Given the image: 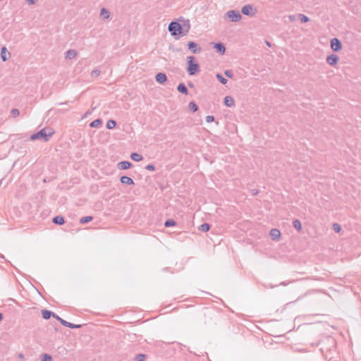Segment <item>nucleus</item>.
I'll use <instances>...</instances> for the list:
<instances>
[{
    "instance_id": "nucleus-1",
    "label": "nucleus",
    "mask_w": 361,
    "mask_h": 361,
    "mask_svg": "<svg viewBox=\"0 0 361 361\" xmlns=\"http://www.w3.org/2000/svg\"><path fill=\"white\" fill-rule=\"evenodd\" d=\"M190 29L188 25V28L185 30L183 26L176 21H172L168 26V30L171 35L174 37L176 39H179L180 36H185L188 34Z\"/></svg>"
},
{
    "instance_id": "nucleus-2",
    "label": "nucleus",
    "mask_w": 361,
    "mask_h": 361,
    "mask_svg": "<svg viewBox=\"0 0 361 361\" xmlns=\"http://www.w3.org/2000/svg\"><path fill=\"white\" fill-rule=\"evenodd\" d=\"M54 133L55 132L52 128H44L36 133L32 134L30 139V140H42L44 142H47L54 134Z\"/></svg>"
},
{
    "instance_id": "nucleus-3",
    "label": "nucleus",
    "mask_w": 361,
    "mask_h": 361,
    "mask_svg": "<svg viewBox=\"0 0 361 361\" xmlns=\"http://www.w3.org/2000/svg\"><path fill=\"white\" fill-rule=\"evenodd\" d=\"M187 71L190 75H196L200 71V65L195 62V57L190 56L187 57Z\"/></svg>"
},
{
    "instance_id": "nucleus-4",
    "label": "nucleus",
    "mask_w": 361,
    "mask_h": 361,
    "mask_svg": "<svg viewBox=\"0 0 361 361\" xmlns=\"http://www.w3.org/2000/svg\"><path fill=\"white\" fill-rule=\"evenodd\" d=\"M225 18H228L231 22H238L242 18V15L238 11L231 10L224 15Z\"/></svg>"
},
{
    "instance_id": "nucleus-5",
    "label": "nucleus",
    "mask_w": 361,
    "mask_h": 361,
    "mask_svg": "<svg viewBox=\"0 0 361 361\" xmlns=\"http://www.w3.org/2000/svg\"><path fill=\"white\" fill-rule=\"evenodd\" d=\"M241 12L243 15L252 17L255 15L257 10L252 5L247 4L242 8Z\"/></svg>"
},
{
    "instance_id": "nucleus-6",
    "label": "nucleus",
    "mask_w": 361,
    "mask_h": 361,
    "mask_svg": "<svg viewBox=\"0 0 361 361\" xmlns=\"http://www.w3.org/2000/svg\"><path fill=\"white\" fill-rule=\"evenodd\" d=\"M55 319L56 320H58L63 326L68 327L70 329H80L82 327L81 324H75L68 322L66 320L63 319L58 315H57V317H55Z\"/></svg>"
},
{
    "instance_id": "nucleus-7",
    "label": "nucleus",
    "mask_w": 361,
    "mask_h": 361,
    "mask_svg": "<svg viewBox=\"0 0 361 361\" xmlns=\"http://www.w3.org/2000/svg\"><path fill=\"white\" fill-rule=\"evenodd\" d=\"M331 48L334 51H339L342 49L341 42L338 38L331 40Z\"/></svg>"
},
{
    "instance_id": "nucleus-8",
    "label": "nucleus",
    "mask_w": 361,
    "mask_h": 361,
    "mask_svg": "<svg viewBox=\"0 0 361 361\" xmlns=\"http://www.w3.org/2000/svg\"><path fill=\"white\" fill-rule=\"evenodd\" d=\"M188 49L192 53L196 54L200 52L202 49L201 47L195 42L190 41L188 43Z\"/></svg>"
},
{
    "instance_id": "nucleus-9",
    "label": "nucleus",
    "mask_w": 361,
    "mask_h": 361,
    "mask_svg": "<svg viewBox=\"0 0 361 361\" xmlns=\"http://www.w3.org/2000/svg\"><path fill=\"white\" fill-rule=\"evenodd\" d=\"M214 49H215L216 51L220 54H224L226 51V47L222 42H216L214 43L213 46Z\"/></svg>"
},
{
    "instance_id": "nucleus-10",
    "label": "nucleus",
    "mask_w": 361,
    "mask_h": 361,
    "mask_svg": "<svg viewBox=\"0 0 361 361\" xmlns=\"http://www.w3.org/2000/svg\"><path fill=\"white\" fill-rule=\"evenodd\" d=\"M338 59L339 58L337 55L332 54L327 56L326 62L330 66H335L336 64H337Z\"/></svg>"
},
{
    "instance_id": "nucleus-11",
    "label": "nucleus",
    "mask_w": 361,
    "mask_h": 361,
    "mask_svg": "<svg viewBox=\"0 0 361 361\" xmlns=\"http://www.w3.org/2000/svg\"><path fill=\"white\" fill-rule=\"evenodd\" d=\"M156 81L160 84H164L167 81V76L164 73H158L155 76Z\"/></svg>"
},
{
    "instance_id": "nucleus-12",
    "label": "nucleus",
    "mask_w": 361,
    "mask_h": 361,
    "mask_svg": "<svg viewBox=\"0 0 361 361\" xmlns=\"http://www.w3.org/2000/svg\"><path fill=\"white\" fill-rule=\"evenodd\" d=\"M132 166V163L128 161H122L118 163V168L120 170H126Z\"/></svg>"
},
{
    "instance_id": "nucleus-13",
    "label": "nucleus",
    "mask_w": 361,
    "mask_h": 361,
    "mask_svg": "<svg viewBox=\"0 0 361 361\" xmlns=\"http://www.w3.org/2000/svg\"><path fill=\"white\" fill-rule=\"evenodd\" d=\"M42 315L43 319H49L51 318V317H53L54 318H55V317H57L56 314H55L54 312H53L50 310H42Z\"/></svg>"
},
{
    "instance_id": "nucleus-14",
    "label": "nucleus",
    "mask_w": 361,
    "mask_h": 361,
    "mask_svg": "<svg viewBox=\"0 0 361 361\" xmlns=\"http://www.w3.org/2000/svg\"><path fill=\"white\" fill-rule=\"evenodd\" d=\"M269 235L272 240H276L280 238L281 232L277 228H272V229H271V231L269 232Z\"/></svg>"
},
{
    "instance_id": "nucleus-15",
    "label": "nucleus",
    "mask_w": 361,
    "mask_h": 361,
    "mask_svg": "<svg viewBox=\"0 0 361 361\" xmlns=\"http://www.w3.org/2000/svg\"><path fill=\"white\" fill-rule=\"evenodd\" d=\"M11 56V54L7 51L5 47L1 48V57L3 61H6Z\"/></svg>"
},
{
    "instance_id": "nucleus-16",
    "label": "nucleus",
    "mask_w": 361,
    "mask_h": 361,
    "mask_svg": "<svg viewBox=\"0 0 361 361\" xmlns=\"http://www.w3.org/2000/svg\"><path fill=\"white\" fill-rule=\"evenodd\" d=\"M120 181L123 184H126V185H129L135 184L134 180L131 178H130L127 176H121L120 178Z\"/></svg>"
},
{
    "instance_id": "nucleus-17",
    "label": "nucleus",
    "mask_w": 361,
    "mask_h": 361,
    "mask_svg": "<svg viewBox=\"0 0 361 361\" xmlns=\"http://www.w3.org/2000/svg\"><path fill=\"white\" fill-rule=\"evenodd\" d=\"M224 104L228 107H231L235 105V101L231 96H226L224 97Z\"/></svg>"
},
{
    "instance_id": "nucleus-18",
    "label": "nucleus",
    "mask_w": 361,
    "mask_h": 361,
    "mask_svg": "<svg viewBox=\"0 0 361 361\" xmlns=\"http://www.w3.org/2000/svg\"><path fill=\"white\" fill-rule=\"evenodd\" d=\"M52 222L56 225H63L65 224V219L63 216L58 215L53 218Z\"/></svg>"
},
{
    "instance_id": "nucleus-19",
    "label": "nucleus",
    "mask_w": 361,
    "mask_h": 361,
    "mask_svg": "<svg viewBox=\"0 0 361 361\" xmlns=\"http://www.w3.org/2000/svg\"><path fill=\"white\" fill-rule=\"evenodd\" d=\"M177 90L185 95L188 94V88L183 82L179 83L177 87Z\"/></svg>"
},
{
    "instance_id": "nucleus-20",
    "label": "nucleus",
    "mask_w": 361,
    "mask_h": 361,
    "mask_svg": "<svg viewBox=\"0 0 361 361\" xmlns=\"http://www.w3.org/2000/svg\"><path fill=\"white\" fill-rule=\"evenodd\" d=\"M77 55V52L74 49H69L66 52V58L68 59H72Z\"/></svg>"
},
{
    "instance_id": "nucleus-21",
    "label": "nucleus",
    "mask_w": 361,
    "mask_h": 361,
    "mask_svg": "<svg viewBox=\"0 0 361 361\" xmlns=\"http://www.w3.org/2000/svg\"><path fill=\"white\" fill-rule=\"evenodd\" d=\"M102 124V120L101 118H97L94 120L90 123V126L91 128H98Z\"/></svg>"
},
{
    "instance_id": "nucleus-22",
    "label": "nucleus",
    "mask_w": 361,
    "mask_h": 361,
    "mask_svg": "<svg viewBox=\"0 0 361 361\" xmlns=\"http://www.w3.org/2000/svg\"><path fill=\"white\" fill-rule=\"evenodd\" d=\"M130 158L135 161H140L142 160L143 157L137 152H133L130 154Z\"/></svg>"
},
{
    "instance_id": "nucleus-23",
    "label": "nucleus",
    "mask_w": 361,
    "mask_h": 361,
    "mask_svg": "<svg viewBox=\"0 0 361 361\" xmlns=\"http://www.w3.org/2000/svg\"><path fill=\"white\" fill-rule=\"evenodd\" d=\"M100 16H102L104 19H108L110 16V12L108 9L102 8L100 11Z\"/></svg>"
},
{
    "instance_id": "nucleus-24",
    "label": "nucleus",
    "mask_w": 361,
    "mask_h": 361,
    "mask_svg": "<svg viewBox=\"0 0 361 361\" xmlns=\"http://www.w3.org/2000/svg\"><path fill=\"white\" fill-rule=\"evenodd\" d=\"M293 226L298 231H300L302 230V224L300 221L298 219H295L293 221Z\"/></svg>"
},
{
    "instance_id": "nucleus-25",
    "label": "nucleus",
    "mask_w": 361,
    "mask_h": 361,
    "mask_svg": "<svg viewBox=\"0 0 361 361\" xmlns=\"http://www.w3.org/2000/svg\"><path fill=\"white\" fill-rule=\"evenodd\" d=\"M211 225L209 224L204 223L199 227V230L202 232H207L209 231Z\"/></svg>"
},
{
    "instance_id": "nucleus-26",
    "label": "nucleus",
    "mask_w": 361,
    "mask_h": 361,
    "mask_svg": "<svg viewBox=\"0 0 361 361\" xmlns=\"http://www.w3.org/2000/svg\"><path fill=\"white\" fill-rule=\"evenodd\" d=\"M176 225V221L173 219H169L164 222V226L168 228L171 226H174Z\"/></svg>"
},
{
    "instance_id": "nucleus-27",
    "label": "nucleus",
    "mask_w": 361,
    "mask_h": 361,
    "mask_svg": "<svg viewBox=\"0 0 361 361\" xmlns=\"http://www.w3.org/2000/svg\"><path fill=\"white\" fill-rule=\"evenodd\" d=\"M92 219H93V217L92 216H84L80 219V223L82 224H87V223L91 221Z\"/></svg>"
},
{
    "instance_id": "nucleus-28",
    "label": "nucleus",
    "mask_w": 361,
    "mask_h": 361,
    "mask_svg": "<svg viewBox=\"0 0 361 361\" xmlns=\"http://www.w3.org/2000/svg\"><path fill=\"white\" fill-rule=\"evenodd\" d=\"M216 78L223 85H226L228 82L227 79L225 78L221 74L217 73L216 75Z\"/></svg>"
},
{
    "instance_id": "nucleus-29",
    "label": "nucleus",
    "mask_w": 361,
    "mask_h": 361,
    "mask_svg": "<svg viewBox=\"0 0 361 361\" xmlns=\"http://www.w3.org/2000/svg\"><path fill=\"white\" fill-rule=\"evenodd\" d=\"M188 107L192 112H195L198 110V106L194 102H190L188 104Z\"/></svg>"
},
{
    "instance_id": "nucleus-30",
    "label": "nucleus",
    "mask_w": 361,
    "mask_h": 361,
    "mask_svg": "<svg viewBox=\"0 0 361 361\" xmlns=\"http://www.w3.org/2000/svg\"><path fill=\"white\" fill-rule=\"evenodd\" d=\"M116 122L114 120H109L106 123V128L108 129H113L116 127Z\"/></svg>"
},
{
    "instance_id": "nucleus-31",
    "label": "nucleus",
    "mask_w": 361,
    "mask_h": 361,
    "mask_svg": "<svg viewBox=\"0 0 361 361\" xmlns=\"http://www.w3.org/2000/svg\"><path fill=\"white\" fill-rule=\"evenodd\" d=\"M147 357V355L145 354H138L135 357V361H145Z\"/></svg>"
},
{
    "instance_id": "nucleus-32",
    "label": "nucleus",
    "mask_w": 361,
    "mask_h": 361,
    "mask_svg": "<svg viewBox=\"0 0 361 361\" xmlns=\"http://www.w3.org/2000/svg\"><path fill=\"white\" fill-rule=\"evenodd\" d=\"M298 18L300 20L302 23H307L310 20V18L307 16L301 13L298 15Z\"/></svg>"
},
{
    "instance_id": "nucleus-33",
    "label": "nucleus",
    "mask_w": 361,
    "mask_h": 361,
    "mask_svg": "<svg viewBox=\"0 0 361 361\" xmlns=\"http://www.w3.org/2000/svg\"><path fill=\"white\" fill-rule=\"evenodd\" d=\"M42 361H51L52 357L50 355L44 353L42 355Z\"/></svg>"
},
{
    "instance_id": "nucleus-34",
    "label": "nucleus",
    "mask_w": 361,
    "mask_h": 361,
    "mask_svg": "<svg viewBox=\"0 0 361 361\" xmlns=\"http://www.w3.org/2000/svg\"><path fill=\"white\" fill-rule=\"evenodd\" d=\"M224 74L226 76H227L229 78H233L234 76L233 73L231 70H226L224 71Z\"/></svg>"
},
{
    "instance_id": "nucleus-35",
    "label": "nucleus",
    "mask_w": 361,
    "mask_h": 361,
    "mask_svg": "<svg viewBox=\"0 0 361 361\" xmlns=\"http://www.w3.org/2000/svg\"><path fill=\"white\" fill-rule=\"evenodd\" d=\"M333 229L335 232L339 233L341 230V227L338 224L335 223L333 224Z\"/></svg>"
},
{
    "instance_id": "nucleus-36",
    "label": "nucleus",
    "mask_w": 361,
    "mask_h": 361,
    "mask_svg": "<svg viewBox=\"0 0 361 361\" xmlns=\"http://www.w3.org/2000/svg\"><path fill=\"white\" fill-rule=\"evenodd\" d=\"M11 114L13 117H16L20 114V111L18 109H13L11 111Z\"/></svg>"
},
{
    "instance_id": "nucleus-37",
    "label": "nucleus",
    "mask_w": 361,
    "mask_h": 361,
    "mask_svg": "<svg viewBox=\"0 0 361 361\" xmlns=\"http://www.w3.org/2000/svg\"><path fill=\"white\" fill-rule=\"evenodd\" d=\"M100 74V71L98 69H94L91 72L92 77H98Z\"/></svg>"
},
{
    "instance_id": "nucleus-38",
    "label": "nucleus",
    "mask_w": 361,
    "mask_h": 361,
    "mask_svg": "<svg viewBox=\"0 0 361 361\" xmlns=\"http://www.w3.org/2000/svg\"><path fill=\"white\" fill-rule=\"evenodd\" d=\"M145 169L148 171H154L155 170V166L154 165L150 164H148L145 166Z\"/></svg>"
},
{
    "instance_id": "nucleus-39",
    "label": "nucleus",
    "mask_w": 361,
    "mask_h": 361,
    "mask_svg": "<svg viewBox=\"0 0 361 361\" xmlns=\"http://www.w3.org/2000/svg\"><path fill=\"white\" fill-rule=\"evenodd\" d=\"M214 121V117L213 116H206V121L207 123H211Z\"/></svg>"
},
{
    "instance_id": "nucleus-40",
    "label": "nucleus",
    "mask_w": 361,
    "mask_h": 361,
    "mask_svg": "<svg viewBox=\"0 0 361 361\" xmlns=\"http://www.w3.org/2000/svg\"><path fill=\"white\" fill-rule=\"evenodd\" d=\"M290 22H293L296 20L297 16L295 15H289L287 16Z\"/></svg>"
},
{
    "instance_id": "nucleus-41",
    "label": "nucleus",
    "mask_w": 361,
    "mask_h": 361,
    "mask_svg": "<svg viewBox=\"0 0 361 361\" xmlns=\"http://www.w3.org/2000/svg\"><path fill=\"white\" fill-rule=\"evenodd\" d=\"M29 4H35L37 0H26Z\"/></svg>"
},
{
    "instance_id": "nucleus-42",
    "label": "nucleus",
    "mask_w": 361,
    "mask_h": 361,
    "mask_svg": "<svg viewBox=\"0 0 361 361\" xmlns=\"http://www.w3.org/2000/svg\"><path fill=\"white\" fill-rule=\"evenodd\" d=\"M258 193V190H252V195H255Z\"/></svg>"
},
{
    "instance_id": "nucleus-43",
    "label": "nucleus",
    "mask_w": 361,
    "mask_h": 361,
    "mask_svg": "<svg viewBox=\"0 0 361 361\" xmlns=\"http://www.w3.org/2000/svg\"><path fill=\"white\" fill-rule=\"evenodd\" d=\"M188 86H189L190 87H194V85H193V83H192V82H189V83H188Z\"/></svg>"
},
{
    "instance_id": "nucleus-44",
    "label": "nucleus",
    "mask_w": 361,
    "mask_h": 361,
    "mask_svg": "<svg viewBox=\"0 0 361 361\" xmlns=\"http://www.w3.org/2000/svg\"><path fill=\"white\" fill-rule=\"evenodd\" d=\"M265 43L267 46L271 47V43L268 41H265Z\"/></svg>"
},
{
    "instance_id": "nucleus-45",
    "label": "nucleus",
    "mask_w": 361,
    "mask_h": 361,
    "mask_svg": "<svg viewBox=\"0 0 361 361\" xmlns=\"http://www.w3.org/2000/svg\"><path fill=\"white\" fill-rule=\"evenodd\" d=\"M4 316L3 314L0 312V322L3 319Z\"/></svg>"
},
{
    "instance_id": "nucleus-46",
    "label": "nucleus",
    "mask_w": 361,
    "mask_h": 361,
    "mask_svg": "<svg viewBox=\"0 0 361 361\" xmlns=\"http://www.w3.org/2000/svg\"><path fill=\"white\" fill-rule=\"evenodd\" d=\"M18 357L23 359L24 357L23 354H19Z\"/></svg>"
}]
</instances>
